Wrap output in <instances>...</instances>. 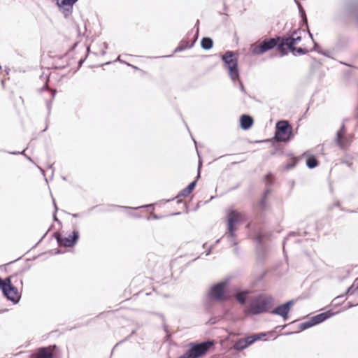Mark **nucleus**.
<instances>
[{
  "mask_svg": "<svg viewBox=\"0 0 358 358\" xmlns=\"http://www.w3.org/2000/svg\"><path fill=\"white\" fill-rule=\"evenodd\" d=\"M201 45L204 50H210L213 45V41L210 38L204 37L201 40Z\"/></svg>",
  "mask_w": 358,
  "mask_h": 358,
  "instance_id": "nucleus-18",
  "label": "nucleus"
},
{
  "mask_svg": "<svg viewBox=\"0 0 358 358\" xmlns=\"http://www.w3.org/2000/svg\"><path fill=\"white\" fill-rule=\"evenodd\" d=\"M280 36L265 39L257 45H252V53L256 55H261L264 52L277 47L278 50Z\"/></svg>",
  "mask_w": 358,
  "mask_h": 358,
  "instance_id": "nucleus-5",
  "label": "nucleus"
},
{
  "mask_svg": "<svg viewBox=\"0 0 358 358\" xmlns=\"http://www.w3.org/2000/svg\"><path fill=\"white\" fill-rule=\"evenodd\" d=\"M270 190L268 189H266L263 194V198L266 199L267 196L269 194Z\"/></svg>",
  "mask_w": 358,
  "mask_h": 358,
  "instance_id": "nucleus-37",
  "label": "nucleus"
},
{
  "mask_svg": "<svg viewBox=\"0 0 358 358\" xmlns=\"http://www.w3.org/2000/svg\"><path fill=\"white\" fill-rule=\"evenodd\" d=\"M294 304V301L290 300L284 304L278 306L275 309L271 311L272 314L278 315L281 316L285 320L288 317V313L289 312L292 305Z\"/></svg>",
  "mask_w": 358,
  "mask_h": 358,
  "instance_id": "nucleus-12",
  "label": "nucleus"
},
{
  "mask_svg": "<svg viewBox=\"0 0 358 358\" xmlns=\"http://www.w3.org/2000/svg\"><path fill=\"white\" fill-rule=\"evenodd\" d=\"M273 299L272 297H264L259 296L252 301L249 306V313L252 315H258L268 310L272 305Z\"/></svg>",
  "mask_w": 358,
  "mask_h": 358,
  "instance_id": "nucleus-4",
  "label": "nucleus"
},
{
  "mask_svg": "<svg viewBox=\"0 0 358 358\" xmlns=\"http://www.w3.org/2000/svg\"><path fill=\"white\" fill-rule=\"evenodd\" d=\"M14 276H9L6 278V286L3 289V294L4 296L9 301L14 303H17L20 299L21 295L18 292L17 287H15L12 283V279Z\"/></svg>",
  "mask_w": 358,
  "mask_h": 358,
  "instance_id": "nucleus-6",
  "label": "nucleus"
},
{
  "mask_svg": "<svg viewBox=\"0 0 358 358\" xmlns=\"http://www.w3.org/2000/svg\"><path fill=\"white\" fill-rule=\"evenodd\" d=\"M224 68L228 71L229 76L232 81L239 79L238 68V58L233 51L228 50L222 55Z\"/></svg>",
  "mask_w": 358,
  "mask_h": 358,
  "instance_id": "nucleus-2",
  "label": "nucleus"
},
{
  "mask_svg": "<svg viewBox=\"0 0 358 358\" xmlns=\"http://www.w3.org/2000/svg\"><path fill=\"white\" fill-rule=\"evenodd\" d=\"M5 286H6V278L3 280L0 278V289H1L3 291V289L5 287Z\"/></svg>",
  "mask_w": 358,
  "mask_h": 358,
  "instance_id": "nucleus-33",
  "label": "nucleus"
},
{
  "mask_svg": "<svg viewBox=\"0 0 358 358\" xmlns=\"http://www.w3.org/2000/svg\"><path fill=\"white\" fill-rule=\"evenodd\" d=\"M78 0H57V4L59 7H63L66 10V13L64 14L65 17H67L68 15L71 13L72 6L76 3Z\"/></svg>",
  "mask_w": 358,
  "mask_h": 358,
  "instance_id": "nucleus-14",
  "label": "nucleus"
},
{
  "mask_svg": "<svg viewBox=\"0 0 358 358\" xmlns=\"http://www.w3.org/2000/svg\"><path fill=\"white\" fill-rule=\"evenodd\" d=\"M190 193L191 192H189L185 187L179 192V194L176 196V198L178 199L179 197H186L189 196Z\"/></svg>",
  "mask_w": 358,
  "mask_h": 358,
  "instance_id": "nucleus-27",
  "label": "nucleus"
},
{
  "mask_svg": "<svg viewBox=\"0 0 358 358\" xmlns=\"http://www.w3.org/2000/svg\"><path fill=\"white\" fill-rule=\"evenodd\" d=\"M55 237L57 241V243L60 246L65 248L73 247L79 239V232L76 230L72 231L67 237L62 236L60 234H55Z\"/></svg>",
  "mask_w": 358,
  "mask_h": 358,
  "instance_id": "nucleus-7",
  "label": "nucleus"
},
{
  "mask_svg": "<svg viewBox=\"0 0 358 358\" xmlns=\"http://www.w3.org/2000/svg\"><path fill=\"white\" fill-rule=\"evenodd\" d=\"M296 45L294 41V38L291 34L289 36L280 37L279 39V45H278V51L280 52L282 56H284L287 54V51L285 49V46L289 50H292L294 45Z\"/></svg>",
  "mask_w": 358,
  "mask_h": 358,
  "instance_id": "nucleus-11",
  "label": "nucleus"
},
{
  "mask_svg": "<svg viewBox=\"0 0 358 358\" xmlns=\"http://www.w3.org/2000/svg\"><path fill=\"white\" fill-rule=\"evenodd\" d=\"M206 245V243H203V248H205Z\"/></svg>",
  "mask_w": 358,
  "mask_h": 358,
  "instance_id": "nucleus-52",
  "label": "nucleus"
},
{
  "mask_svg": "<svg viewBox=\"0 0 358 358\" xmlns=\"http://www.w3.org/2000/svg\"><path fill=\"white\" fill-rule=\"evenodd\" d=\"M355 288L354 287V285H351L350 287H348V289H347L346 291V294H352L355 291Z\"/></svg>",
  "mask_w": 358,
  "mask_h": 358,
  "instance_id": "nucleus-31",
  "label": "nucleus"
},
{
  "mask_svg": "<svg viewBox=\"0 0 358 358\" xmlns=\"http://www.w3.org/2000/svg\"><path fill=\"white\" fill-rule=\"evenodd\" d=\"M31 358H53V354L50 351V348H40L34 354L31 355Z\"/></svg>",
  "mask_w": 358,
  "mask_h": 358,
  "instance_id": "nucleus-13",
  "label": "nucleus"
},
{
  "mask_svg": "<svg viewBox=\"0 0 358 358\" xmlns=\"http://www.w3.org/2000/svg\"><path fill=\"white\" fill-rule=\"evenodd\" d=\"M178 358H192V356L189 351L187 350L185 354L179 357Z\"/></svg>",
  "mask_w": 358,
  "mask_h": 358,
  "instance_id": "nucleus-34",
  "label": "nucleus"
},
{
  "mask_svg": "<svg viewBox=\"0 0 358 358\" xmlns=\"http://www.w3.org/2000/svg\"><path fill=\"white\" fill-rule=\"evenodd\" d=\"M55 94H56V90H51V100L49 101H47V103H46L48 110H50V109L51 102H52V99H54Z\"/></svg>",
  "mask_w": 358,
  "mask_h": 358,
  "instance_id": "nucleus-28",
  "label": "nucleus"
},
{
  "mask_svg": "<svg viewBox=\"0 0 358 358\" xmlns=\"http://www.w3.org/2000/svg\"><path fill=\"white\" fill-rule=\"evenodd\" d=\"M353 306H354V305H353V304L350 303V305H349V307H350H350H353Z\"/></svg>",
  "mask_w": 358,
  "mask_h": 358,
  "instance_id": "nucleus-50",
  "label": "nucleus"
},
{
  "mask_svg": "<svg viewBox=\"0 0 358 358\" xmlns=\"http://www.w3.org/2000/svg\"><path fill=\"white\" fill-rule=\"evenodd\" d=\"M213 246H214V245H211V246L210 247V248H209V249L206 252V253H205L206 256H208V255H209L210 254L211 250H212V249H213Z\"/></svg>",
  "mask_w": 358,
  "mask_h": 358,
  "instance_id": "nucleus-39",
  "label": "nucleus"
},
{
  "mask_svg": "<svg viewBox=\"0 0 358 358\" xmlns=\"http://www.w3.org/2000/svg\"><path fill=\"white\" fill-rule=\"evenodd\" d=\"M241 127L243 129L247 130L250 129L253 124V119L248 115H242L240 118Z\"/></svg>",
  "mask_w": 358,
  "mask_h": 358,
  "instance_id": "nucleus-16",
  "label": "nucleus"
},
{
  "mask_svg": "<svg viewBox=\"0 0 358 358\" xmlns=\"http://www.w3.org/2000/svg\"><path fill=\"white\" fill-rule=\"evenodd\" d=\"M212 345L213 342L211 341L203 342L193 345L188 351L190 353L192 358H198L206 354Z\"/></svg>",
  "mask_w": 358,
  "mask_h": 358,
  "instance_id": "nucleus-9",
  "label": "nucleus"
},
{
  "mask_svg": "<svg viewBox=\"0 0 358 358\" xmlns=\"http://www.w3.org/2000/svg\"><path fill=\"white\" fill-rule=\"evenodd\" d=\"M227 282H220L212 286L207 294L208 300L222 301L224 299V294Z\"/></svg>",
  "mask_w": 358,
  "mask_h": 358,
  "instance_id": "nucleus-8",
  "label": "nucleus"
},
{
  "mask_svg": "<svg viewBox=\"0 0 358 358\" xmlns=\"http://www.w3.org/2000/svg\"><path fill=\"white\" fill-rule=\"evenodd\" d=\"M27 158L30 162H32V159H31V157H27Z\"/></svg>",
  "mask_w": 358,
  "mask_h": 358,
  "instance_id": "nucleus-47",
  "label": "nucleus"
},
{
  "mask_svg": "<svg viewBox=\"0 0 358 358\" xmlns=\"http://www.w3.org/2000/svg\"><path fill=\"white\" fill-rule=\"evenodd\" d=\"M117 60L120 61V56L117 57Z\"/></svg>",
  "mask_w": 358,
  "mask_h": 358,
  "instance_id": "nucleus-51",
  "label": "nucleus"
},
{
  "mask_svg": "<svg viewBox=\"0 0 358 358\" xmlns=\"http://www.w3.org/2000/svg\"><path fill=\"white\" fill-rule=\"evenodd\" d=\"M294 137L292 127L286 120H280L275 124L274 138L277 141L287 142Z\"/></svg>",
  "mask_w": 358,
  "mask_h": 358,
  "instance_id": "nucleus-3",
  "label": "nucleus"
},
{
  "mask_svg": "<svg viewBox=\"0 0 358 358\" xmlns=\"http://www.w3.org/2000/svg\"><path fill=\"white\" fill-rule=\"evenodd\" d=\"M151 206H152V204H150V205H144V206H139V207H136V208H131V207L122 206H110V208H108L107 210L108 211H112L113 210V209H112L113 208L138 209L140 208H148V207H150Z\"/></svg>",
  "mask_w": 358,
  "mask_h": 358,
  "instance_id": "nucleus-25",
  "label": "nucleus"
},
{
  "mask_svg": "<svg viewBox=\"0 0 358 358\" xmlns=\"http://www.w3.org/2000/svg\"><path fill=\"white\" fill-rule=\"evenodd\" d=\"M313 326H315V325H314L313 322L311 321V317H310L308 320L301 323L299 325V328L301 330H305V329L310 328Z\"/></svg>",
  "mask_w": 358,
  "mask_h": 358,
  "instance_id": "nucleus-24",
  "label": "nucleus"
},
{
  "mask_svg": "<svg viewBox=\"0 0 358 358\" xmlns=\"http://www.w3.org/2000/svg\"><path fill=\"white\" fill-rule=\"evenodd\" d=\"M54 205H55V210H57V206H56V204L55 203H54Z\"/></svg>",
  "mask_w": 358,
  "mask_h": 358,
  "instance_id": "nucleus-49",
  "label": "nucleus"
},
{
  "mask_svg": "<svg viewBox=\"0 0 358 358\" xmlns=\"http://www.w3.org/2000/svg\"><path fill=\"white\" fill-rule=\"evenodd\" d=\"M266 199L262 197V199L259 201V206L262 209L265 208L266 207Z\"/></svg>",
  "mask_w": 358,
  "mask_h": 358,
  "instance_id": "nucleus-32",
  "label": "nucleus"
},
{
  "mask_svg": "<svg viewBox=\"0 0 358 358\" xmlns=\"http://www.w3.org/2000/svg\"><path fill=\"white\" fill-rule=\"evenodd\" d=\"M45 89H48V86L47 85H45L43 88H42V90H45Z\"/></svg>",
  "mask_w": 358,
  "mask_h": 358,
  "instance_id": "nucleus-46",
  "label": "nucleus"
},
{
  "mask_svg": "<svg viewBox=\"0 0 358 358\" xmlns=\"http://www.w3.org/2000/svg\"><path fill=\"white\" fill-rule=\"evenodd\" d=\"M308 34H309L310 38H311L313 39V34L309 31H308Z\"/></svg>",
  "mask_w": 358,
  "mask_h": 358,
  "instance_id": "nucleus-44",
  "label": "nucleus"
},
{
  "mask_svg": "<svg viewBox=\"0 0 358 358\" xmlns=\"http://www.w3.org/2000/svg\"><path fill=\"white\" fill-rule=\"evenodd\" d=\"M71 216L73 217H78L79 216V215L78 213H73V214H71Z\"/></svg>",
  "mask_w": 358,
  "mask_h": 358,
  "instance_id": "nucleus-41",
  "label": "nucleus"
},
{
  "mask_svg": "<svg viewBox=\"0 0 358 358\" xmlns=\"http://www.w3.org/2000/svg\"><path fill=\"white\" fill-rule=\"evenodd\" d=\"M295 1L296 2V3L298 5V7H299L300 13H301L302 16L303 17V20L307 23V19H306V14H305V12L303 10L302 6L296 0H295Z\"/></svg>",
  "mask_w": 358,
  "mask_h": 358,
  "instance_id": "nucleus-29",
  "label": "nucleus"
},
{
  "mask_svg": "<svg viewBox=\"0 0 358 358\" xmlns=\"http://www.w3.org/2000/svg\"><path fill=\"white\" fill-rule=\"evenodd\" d=\"M357 21H358V16H357Z\"/></svg>",
  "mask_w": 358,
  "mask_h": 358,
  "instance_id": "nucleus-54",
  "label": "nucleus"
},
{
  "mask_svg": "<svg viewBox=\"0 0 358 358\" xmlns=\"http://www.w3.org/2000/svg\"><path fill=\"white\" fill-rule=\"evenodd\" d=\"M220 239H217V240L215 241V245H216V244H218V243H220Z\"/></svg>",
  "mask_w": 358,
  "mask_h": 358,
  "instance_id": "nucleus-45",
  "label": "nucleus"
},
{
  "mask_svg": "<svg viewBox=\"0 0 358 358\" xmlns=\"http://www.w3.org/2000/svg\"><path fill=\"white\" fill-rule=\"evenodd\" d=\"M257 240H258V242L260 243H261V241H262V238H261V236H257Z\"/></svg>",
  "mask_w": 358,
  "mask_h": 358,
  "instance_id": "nucleus-42",
  "label": "nucleus"
},
{
  "mask_svg": "<svg viewBox=\"0 0 358 358\" xmlns=\"http://www.w3.org/2000/svg\"><path fill=\"white\" fill-rule=\"evenodd\" d=\"M196 184V180H194L193 182H192L191 183H189V184L188 185V186L186 187V189H187L189 192H192V190L194 189V188L195 187Z\"/></svg>",
  "mask_w": 358,
  "mask_h": 358,
  "instance_id": "nucleus-30",
  "label": "nucleus"
},
{
  "mask_svg": "<svg viewBox=\"0 0 358 358\" xmlns=\"http://www.w3.org/2000/svg\"><path fill=\"white\" fill-rule=\"evenodd\" d=\"M83 60H80V61L79 62V64H80V66L82 64V63H83Z\"/></svg>",
  "mask_w": 358,
  "mask_h": 358,
  "instance_id": "nucleus-48",
  "label": "nucleus"
},
{
  "mask_svg": "<svg viewBox=\"0 0 358 358\" xmlns=\"http://www.w3.org/2000/svg\"><path fill=\"white\" fill-rule=\"evenodd\" d=\"M332 315L333 314L331 313L330 311H327L312 317L311 321L313 322L314 325H317L325 321Z\"/></svg>",
  "mask_w": 358,
  "mask_h": 358,
  "instance_id": "nucleus-15",
  "label": "nucleus"
},
{
  "mask_svg": "<svg viewBox=\"0 0 358 358\" xmlns=\"http://www.w3.org/2000/svg\"><path fill=\"white\" fill-rule=\"evenodd\" d=\"M301 29L294 31L292 34L294 38L296 44H298L301 41Z\"/></svg>",
  "mask_w": 358,
  "mask_h": 358,
  "instance_id": "nucleus-26",
  "label": "nucleus"
},
{
  "mask_svg": "<svg viewBox=\"0 0 358 358\" xmlns=\"http://www.w3.org/2000/svg\"><path fill=\"white\" fill-rule=\"evenodd\" d=\"M270 176H271V175H270V174H268V175H266V184H267V185H271V182H271V180H270Z\"/></svg>",
  "mask_w": 358,
  "mask_h": 358,
  "instance_id": "nucleus-36",
  "label": "nucleus"
},
{
  "mask_svg": "<svg viewBox=\"0 0 358 358\" xmlns=\"http://www.w3.org/2000/svg\"><path fill=\"white\" fill-rule=\"evenodd\" d=\"M53 217H54V220H55V221H57V222L59 221V220H57V216H56V214H55V213L54 214Z\"/></svg>",
  "mask_w": 358,
  "mask_h": 358,
  "instance_id": "nucleus-43",
  "label": "nucleus"
},
{
  "mask_svg": "<svg viewBox=\"0 0 358 358\" xmlns=\"http://www.w3.org/2000/svg\"><path fill=\"white\" fill-rule=\"evenodd\" d=\"M266 336L265 334L261 333V334H255L252 336L243 338V340L245 341V344L247 347L250 346L252 343H254L255 341L262 338Z\"/></svg>",
  "mask_w": 358,
  "mask_h": 358,
  "instance_id": "nucleus-17",
  "label": "nucleus"
},
{
  "mask_svg": "<svg viewBox=\"0 0 358 358\" xmlns=\"http://www.w3.org/2000/svg\"><path fill=\"white\" fill-rule=\"evenodd\" d=\"M306 165L309 169H314L318 165V162L315 157H310L307 159Z\"/></svg>",
  "mask_w": 358,
  "mask_h": 358,
  "instance_id": "nucleus-22",
  "label": "nucleus"
},
{
  "mask_svg": "<svg viewBox=\"0 0 358 358\" xmlns=\"http://www.w3.org/2000/svg\"><path fill=\"white\" fill-rule=\"evenodd\" d=\"M20 285H22V280H20Z\"/></svg>",
  "mask_w": 358,
  "mask_h": 358,
  "instance_id": "nucleus-53",
  "label": "nucleus"
},
{
  "mask_svg": "<svg viewBox=\"0 0 358 358\" xmlns=\"http://www.w3.org/2000/svg\"><path fill=\"white\" fill-rule=\"evenodd\" d=\"M352 139V136L345 134V124H343L340 129L336 133V143L341 149H345L350 145Z\"/></svg>",
  "mask_w": 358,
  "mask_h": 358,
  "instance_id": "nucleus-10",
  "label": "nucleus"
},
{
  "mask_svg": "<svg viewBox=\"0 0 358 358\" xmlns=\"http://www.w3.org/2000/svg\"><path fill=\"white\" fill-rule=\"evenodd\" d=\"M290 51L292 52V54L294 56H296L297 55H305L308 52V50L306 48H295V47Z\"/></svg>",
  "mask_w": 358,
  "mask_h": 358,
  "instance_id": "nucleus-23",
  "label": "nucleus"
},
{
  "mask_svg": "<svg viewBox=\"0 0 358 358\" xmlns=\"http://www.w3.org/2000/svg\"><path fill=\"white\" fill-rule=\"evenodd\" d=\"M352 285H354L355 289H358V278H356L354 281L353 284Z\"/></svg>",
  "mask_w": 358,
  "mask_h": 358,
  "instance_id": "nucleus-38",
  "label": "nucleus"
},
{
  "mask_svg": "<svg viewBox=\"0 0 358 358\" xmlns=\"http://www.w3.org/2000/svg\"><path fill=\"white\" fill-rule=\"evenodd\" d=\"M24 152V150H23L22 152V153H23ZM10 154H12V155H19V154H21V152H10Z\"/></svg>",
  "mask_w": 358,
  "mask_h": 358,
  "instance_id": "nucleus-40",
  "label": "nucleus"
},
{
  "mask_svg": "<svg viewBox=\"0 0 358 358\" xmlns=\"http://www.w3.org/2000/svg\"><path fill=\"white\" fill-rule=\"evenodd\" d=\"M250 293L249 291L248 290H245V291H243V292H237L236 294V300L241 303V304H244L246 301V296L247 295H248Z\"/></svg>",
  "mask_w": 358,
  "mask_h": 358,
  "instance_id": "nucleus-19",
  "label": "nucleus"
},
{
  "mask_svg": "<svg viewBox=\"0 0 358 358\" xmlns=\"http://www.w3.org/2000/svg\"><path fill=\"white\" fill-rule=\"evenodd\" d=\"M194 43L189 44L187 41H182L180 45L175 49L174 52H181L187 48H190L193 46Z\"/></svg>",
  "mask_w": 358,
  "mask_h": 358,
  "instance_id": "nucleus-21",
  "label": "nucleus"
},
{
  "mask_svg": "<svg viewBox=\"0 0 358 358\" xmlns=\"http://www.w3.org/2000/svg\"><path fill=\"white\" fill-rule=\"evenodd\" d=\"M243 218V215L236 210H231L227 215V231L224 234V237L227 238L231 245L235 246L234 250H237V241L236 239V224H238Z\"/></svg>",
  "mask_w": 358,
  "mask_h": 358,
  "instance_id": "nucleus-1",
  "label": "nucleus"
},
{
  "mask_svg": "<svg viewBox=\"0 0 358 358\" xmlns=\"http://www.w3.org/2000/svg\"><path fill=\"white\" fill-rule=\"evenodd\" d=\"M247 345L245 344V341L243 340V338L238 339L234 344V349L236 351H241L244 349L247 348Z\"/></svg>",
  "mask_w": 358,
  "mask_h": 358,
  "instance_id": "nucleus-20",
  "label": "nucleus"
},
{
  "mask_svg": "<svg viewBox=\"0 0 358 358\" xmlns=\"http://www.w3.org/2000/svg\"><path fill=\"white\" fill-rule=\"evenodd\" d=\"M238 82H239V87H240L241 91L243 93H246V92H245V87H244V86H243V84L242 83V82H241V81H240V80H239V79H238Z\"/></svg>",
  "mask_w": 358,
  "mask_h": 358,
  "instance_id": "nucleus-35",
  "label": "nucleus"
}]
</instances>
